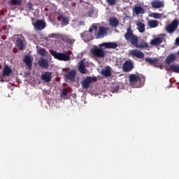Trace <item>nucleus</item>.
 Listing matches in <instances>:
<instances>
[{
	"label": "nucleus",
	"instance_id": "6e6552de",
	"mask_svg": "<svg viewBox=\"0 0 179 179\" xmlns=\"http://www.w3.org/2000/svg\"><path fill=\"white\" fill-rule=\"evenodd\" d=\"M33 26L35 30H43L45 29V22L43 20H37L35 23H33Z\"/></svg>",
	"mask_w": 179,
	"mask_h": 179
},
{
	"label": "nucleus",
	"instance_id": "f704fd0d",
	"mask_svg": "<svg viewBox=\"0 0 179 179\" xmlns=\"http://www.w3.org/2000/svg\"><path fill=\"white\" fill-rule=\"evenodd\" d=\"M106 2L110 6H114L117 3V0H106Z\"/></svg>",
	"mask_w": 179,
	"mask_h": 179
},
{
	"label": "nucleus",
	"instance_id": "20e7f679",
	"mask_svg": "<svg viewBox=\"0 0 179 179\" xmlns=\"http://www.w3.org/2000/svg\"><path fill=\"white\" fill-rule=\"evenodd\" d=\"M178 27V20L175 19L171 24H169L166 26V30L168 33L170 34L174 33L175 30H177V28Z\"/></svg>",
	"mask_w": 179,
	"mask_h": 179
},
{
	"label": "nucleus",
	"instance_id": "e433bc0d",
	"mask_svg": "<svg viewBox=\"0 0 179 179\" xmlns=\"http://www.w3.org/2000/svg\"><path fill=\"white\" fill-rule=\"evenodd\" d=\"M87 15L90 17H92V15H93V8H90L87 10Z\"/></svg>",
	"mask_w": 179,
	"mask_h": 179
},
{
	"label": "nucleus",
	"instance_id": "423d86ee",
	"mask_svg": "<svg viewBox=\"0 0 179 179\" xmlns=\"http://www.w3.org/2000/svg\"><path fill=\"white\" fill-rule=\"evenodd\" d=\"M108 28L105 27H99L97 34L95 35L96 38H104V36L108 34Z\"/></svg>",
	"mask_w": 179,
	"mask_h": 179
},
{
	"label": "nucleus",
	"instance_id": "72a5a7b5",
	"mask_svg": "<svg viewBox=\"0 0 179 179\" xmlns=\"http://www.w3.org/2000/svg\"><path fill=\"white\" fill-rule=\"evenodd\" d=\"M152 16L154 19H160L162 17V15L159 13H154L152 14Z\"/></svg>",
	"mask_w": 179,
	"mask_h": 179
},
{
	"label": "nucleus",
	"instance_id": "39448f33",
	"mask_svg": "<svg viewBox=\"0 0 179 179\" xmlns=\"http://www.w3.org/2000/svg\"><path fill=\"white\" fill-rule=\"evenodd\" d=\"M94 82V78L91 76H87L83 81L81 83L82 87L83 89H89L90 87V85Z\"/></svg>",
	"mask_w": 179,
	"mask_h": 179
},
{
	"label": "nucleus",
	"instance_id": "c03bdc74",
	"mask_svg": "<svg viewBox=\"0 0 179 179\" xmlns=\"http://www.w3.org/2000/svg\"><path fill=\"white\" fill-rule=\"evenodd\" d=\"M1 82H3V80L1 79Z\"/></svg>",
	"mask_w": 179,
	"mask_h": 179
},
{
	"label": "nucleus",
	"instance_id": "aec40b11",
	"mask_svg": "<svg viewBox=\"0 0 179 179\" xmlns=\"http://www.w3.org/2000/svg\"><path fill=\"white\" fill-rule=\"evenodd\" d=\"M176 59V54L171 53L167 56L166 59H165V62L167 65H170V64H173Z\"/></svg>",
	"mask_w": 179,
	"mask_h": 179
},
{
	"label": "nucleus",
	"instance_id": "58836bf2",
	"mask_svg": "<svg viewBox=\"0 0 179 179\" xmlns=\"http://www.w3.org/2000/svg\"><path fill=\"white\" fill-rule=\"evenodd\" d=\"M61 96H68V92L66 91V89H63Z\"/></svg>",
	"mask_w": 179,
	"mask_h": 179
},
{
	"label": "nucleus",
	"instance_id": "4468645a",
	"mask_svg": "<svg viewBox=\"0 0 179 179\" xmlns=\"http://www.w3.org/2000/svg\"><path fill=\"white\" fill-rule=\"evenodd\" d=\"M38 64L40 68H43V69H48V66H50V64H48V60H47L44 57H41L38 61Z\"/></svg>",
	"mask_w": 179,
	"mask_h": 179
},
{
	"label": "nucleus",
	"instance_id": "a18cd8bd",
	"mask_svg": "<svg viewBox=\"0 0 179 179\" xmlns=\"http://www.w3.org/2000/svg\"><path fill=\"white\" fill-rule=\"evenodd\" d=\"M3 1H6V0H3Z\"/></svg>",
	"mask_w": 179,
	"mask_h": 179
},
{
	"label": "nucleus",
	"instance_id": "b1692460",
	"mask_svg": "<svg viewBox=\"0 0 179 179\" xmlns=\"http://www.w3.org/2000/svg\"><path fill=\"white\" fill-rule=\"evenodd\" d=\"M9 6H22V0H10L7 2Z\"/></svg>",
	"mask_w": 179,
	"mask_h": 179
},
{
	"label": "nucleus",
	"instance_id": "bb28decb",
	"mask_svg": "<svg viewBox=\"0 0 179 179\" xmlns=\"http://www.w3.org/2000/svg\"><path fill=\"white\" fill-rule=\"evenodd\" d=\"M166 71H169V72H174L175 73H179V65H171L168 69H166Z\"/></svg>",
	"mask_w": 179,
	"mask_h": 179
},
{
	"label": "nucleus",
	"instance_id": "cd10ccee",
	"mask_svg": "<svg viewBox=\"0 0 179 179\" xmlns=\"http://www.w3.org/2000/svg\"><path fill=\"white\" fill-rule=\"evenodd\" d=\"M16 46L18 48L20 51H23L24 48V43L21 38H17L16 41Z\"/></svg>",
	"mask_w": 179,
	"mask_h": 179
},
{
	"label": "nucleus",
	"instance_id": "9d476101",
	"mask_svg": "<svg viewBox=\"0 0 179 179\" xmlns=\"http://www.w3.org/2000/svg\"><path fill=\"white\" fill-rule=\"evenodd\" d=\"M130 55H131V57L138 58V59H142L145 58V54L138 49L131 50L130 52Z\"/></svg>",
	"mask_w": 179,
	"mask_h": 179
},
{
	"label": "nucleus",
	"instance_id": "2eb2a0df",
	"mask_svg": "<svg viewBox=\"0 0 179 179\" xmlns=\"http://www.w3.org/2000/svg\"><path fill=\"white\" fill-rule=\"evenodd\" d=\"M159 58L157 57H155V58H145V62H148V64H150V65H153L154 66H155L156 68H159V66L157 64H159Z\"/></svg>",
	"mask_w": 179,
	"mask_h": 179
},
{
	"label": "nucleus",
	"instance_id": "f3484780",
	"mask_svg": "<svg viewBox=\"0 0 179 179\" xmlns=\"http://www.w3.org/2000/svg\"><path fill=\"white\" fill-rule=\"evenodd\" d=\"M57 20L59 22H61L62 24L64 26H67L69 24V17L64 15H59Z\"/></svg>",
	"mask_w": 179,
	"mask_h": 179
},
{
	"label": "nucleus",
	"instance_id": "9b49d317",
	"mask_svg": "<svg viewBox=\"0 0 179 179\" xmlns=\"http://www.w3.org/2000/svg\"><path fill=\"white\" fill-rule=\"evenodd\" d=\"M65 78L66 80L74 82L75 78H76V70H71L70 71H68L65 75Z\"/></svg>",
	"mask_w": 179,
	"mask_h": 179
},
{
	"label": "nucleus",
	"instance_id": "79ce46f5",
	"mask_svg": "<svg viewBox=\"0 0 179 179\" xmlns=\"http://www.w3.org/2000/svg\"><path fill=\"white\" fill-rule=\"evenodd\" d=\"M175 43L177 45H179V38H176Z\"/></svg>",
	"mask_w": 179,
	"mask_h": 179
},
{
	"label": "nucleus",
	"instance_id": "412c9836",
	"mask_svg": "<svg viewBox=\"0 0 179 179\" xmlns=\"http://www.w3.org/2000/svg\"><path fill=\"white\" fill-rule=\"evenodd\" d=\"M151 6H152V8H155V9H159L160 8H163V6H164V4L163 3V1L154 0L151 2Z\"/></svg>",
	"mask_w": 179,
	"mask_h": 179
},
{
	"label": "nucleus",
	"instance_id": "f257e3e1",
	"mask_svg": "<svg viewBox=\"0 0 179 179\" xmlns=\"http://www.w3.org/2000/svg\"><path fill=\"white\" fill-rule=\"evenodd\" d=\"M124 38L129 43H131L132 45H134L136 48L143 50V48H149V44L145 41L139 42V39L136 35L134 34V31L131 27L127 28V33L124 34Z\"/></svg>",
	"mask_w": 179,
	"mask_h": 179
},
{
	"label": "nucleus",
	"instance_id": "a19ab883",
	"mask_svg": "<svg viewBox=\"0 0 179 179\" xmlns=\"http://www.w3.org/2000/svg\"><path fill=\"white\" fill-rule=\"evenodd\" d=\"M78 25H79V26H85V22H83V21L79 22H78Z\"/></svg>",
	"mask_w": 179,
	"mask_h": 179
},
{
	"label": "nucleus",
	"instance_id": "a878e982",
	"mask_svg": "<svg viewBox=\"0 0 179 179\" xmlns=\"http://www.w3.org/2000/svg\"><path fill=\"white\" fill-rule=\"evenodd\" d=\"M133 12L136 15H143L145 13V9L141 6H135L133 8Z\"/></svg>",
	"mask_w": 179,
	"mask_h": 179
},
{
	"label": "nucleus",
	"instance_id": "c9c22d12",
	"mask_svg": "<svg viewBox=\"0 0 179 179\" xmlns=\"http://www.w3.org/2000/svg\"><path fill=\"white\" fill-rule=\"evenodd\" d=\"M26 6H27V9H29V10H33V6H34V5L33 3H31V2H28L26 4Z\"/></svg>",
	"mask_w": 179,
	"mask_h": 179
},
{
	"label": "nucleus",
	"instance_id": "c756f323",
	"mask_svg": "<svg viewBox=\"0 0 179 179\" xmlns=\"http://www.w3.org/2000/svg\"><path fill=\"white\" fill-rule=\"evenodd\" d=\"M37 53L39 54V55H41V57H47L48 55V51L43 48H38L37 50Z\"/></svg>",
	"mask_w": 179,
	"mask_h": 179
},
{
	"label": "nucleus",
	"instance_id": "7c9ffc66",
	"mask_svg": "<svg viewBox=\"0 0 179 179\" xmlns=\"http://www.w3.org/2000/svg\"><path fill=\"white\" fill-rule=\"evenodd\" d=\"M148 26H150V27L153 29V28L157 27V26H159V22H157V21H156L155 20H151L148 21Z\"/></svg>",
	"mask_w": 179,
	"mask_h": 179
},
{
	"label": "nucleus",
	"instance_id": "473e14b6",
	"mask_svg": "<svg viewBox=\"0 0 179 179\" xmlns=\"http://www.w3.org/2000/svg\"><path fill=\"white\" fill-rule=\"evenodd\" d=\"M61 35L59 34H50L48 36L49 38H58Z\"/></svg>",
	"mask_w": 179,
	"mask_h": 179
},
{
	"label": "nucleus",
	"instance_id": "ddd939ff",
	"mask_svg": "<svg viewBox=\"0 0 179 179\" xmlns=\"http://www.w3.org/2000/svg\"><path fill=\"white\" fill-rule=\"evenodd\" d=\"M99 47H105V48H113V50H115V48L118 47V44H117L115 42L103 43L99 44Z\"/></svg>",
	"mask_w": 179,
	"mask_h": 179
},
{
	"label": "nucleus",
	"instance_id": "7ed1b4c3",
	"mask_svg": "<svg viewBox=\"0 0 179 179\" xmlns=\"http://www.w3.org/2000/svg\"><path fill=\"white\" fill-rule=\"evenodd\" d=\"M100 48L95 47L91 49V54L96 57V58H104L106 57V52L103 49Z\"/></svg>",
	"mask_w": 179,
	"mask_h": 179
},
{
	"label": "nucleus",
	"instance_id": "2f4dec72",
	"mask_svg": "<svg viewBox=\"0 0 179 179\" xmlns=\"http://www.w3.org/2000/svg\"><path fill=\"white\" fill-rule=\"evenodd\" d=\"M64 40L66 43L70 45H72V44L75 43V39L66 37Z\"/></svg>",
	"mask_w": 179,
	"mask_h": 179
},
{
	"label": "nucleus",
	"instance_id": "f8f14e48",
	"mask_svg": "<svg viewBox=\"0 0 179 179\" xmlns=\"http://www.w3.org/2000/svg\"><path fill=\"white\" fill-rule=\"evenodd\" d=\"M129 79L130 85H131L132 86H135V85H136L138 82H141V77H139L138 76H136V74H131L129 76Z\"/></svg>",
	"mask_w": 179,
	"mask_h": 179
},
{
	"label": "nucleus",
	"instance_id": "5701e85b",
	"mask_svg": "<svg viewBox=\"0 0 179 179\" xmlns=\"http://www.w3.org/2000/svg\"><path fill=\"white\" fill-rule=\"evenodd\" d=\"M163 40H164V38L163 37L155 38L154 39L151 40L150 44L151 45H159L163 43Z\"/></svg>",
	"mask_w": 179,
	"mask_h": 179
},
{
	"label": "nucleus",
	"instance_id": "a211bd4d",
	"mask_svg": "<svg viewBox=\"0 0 179 179\" xmlns=\"http://www.w3.org/2000/svg\"><path fill=\"white\" fill-rule=\"evenodd\" d=\"M101 73L105 78H110L111 76V68L109 66H106L101 70Z\"/></svg>",
	"mask_w": 179,
	"mask_h": 179
},
{
	"label": "nucleus",
	"instance_id": "f03ea898",
	"mask_svg": "<svg viewBox=\"0 0 179 179\" xmlns=\"http://www.w3.org/2000/svg\"><path fill=\"white\" fill-rule=\"evenodd\" d=\"M51 55L54 57L55 59H58V61H71V56H69L66 53H62V52H57L55 51H52L51 52Z\"/></svg>",
	"mask_w": 179,
	"mask_h": 179
},
{
	"label": "nucleus",
	"instance_id": "0eeeda50",
	"mask_svg": "<svg viewBox=\"0 0 179 179\" xmlns=\"http://www.w3.org/2000/svg\"><path fill=\"white\" fill-rule=\"evenodd\" d=\"M41 80H43V82H45V83H48L51 82L52 80V72L51 71H45L42 75L41 76Z\"/></svg>",
	"mask_w": 179,
	"mask_h": 179
},
{
	"label": "nucleus",
	"instance_id": "393cba45",
	"mask_svg": "<svg viewBox=\"0 0 179 179\" xmlns=\"http://www.w3.org/2000/svg\"><path fill=\"white\" fill-rule=\"evenodd\" d=\"M12 73V69L9 67V66L6 65L4 66V68L2 71V75L3 76H10V74Z\"/></svg>",
	"mask_w": 179,
	"mask_h": 179
},
{
	"label": "nucleus",
	"instance_id": "37998d69",
	"mask_svg": "<svg viewBox=\"0 0 179 179\" xmlns=\"http://www.w3.org/2000/svg\"><path fill=\"white\" fill-rule=\"evenodd\" d=\"M93 31V27H90V29H89V32L90 33H92Z\"/></svg>",
	"mask_w": 179,
	"mask_h": 179
},
{
	"label": "nucleus",
	"instance_id": "4c0bfd02",
	"mask_svg": "<svg viewBox=\"0 0 179 179\" xmlns=\"http://www.w3.org/2000/svg\"><path fill=\"white\" fill-rule=\"evenodd\" d=\"M118 90H120V85H116L113 90V93H117Z\"/></svg>",
	"mask_w": 179,
	"mask_h": 179
},
{
	"label": "nucleus",
	"instance_id": "1a4fd4ad",
	"mask_svg": "<svg viewBox=\"0 0 179 179\" xmlns=\"http://www.w3.org/2000/svg\"><path fill=\"white\" fill-rule=\"evenodd\" d=\"M122 69L124 72H131L134 69V62L131 60H126L123 64Z\"/></svg>",
	"mask_w": 179,
	"mask_h": 179
},
{
	"label": "nucleus",
	"instance_id": "dca6fc26",
	"mask_svg": "<svg viewBox=\"0 0 179 179\" xmlns=\"http://www.w3.org/2000/svg\"><path fill=\"white\" fill-rule=\"evenodd\" d=\"M24 62L26 65V66H27L29 71H31V66L33 65V59H31V57L30 56H25L24 57Z\"/></svg>",
	"mask_w": 179,
	"mask_h": 179
},
{
	"label": "nucleus",
	"instance_id": "6ab92c4d",
	"mask_svg": "<svg viewBox=\"0 0 179 179\" xmlns=\"http://www.w3.org/2000/svg\"><path fill=\"white\" fill-rule=\"evenodd\" d=\"M119 24H120V21L118 20V19H117V17H112L109 18V25L111 27H118Z\"/></svg>",
	"mask_w": 179,
	"mask_h": 179
},
{
	"label": "nucleus",
	"instance_id": "c85d7f7f",
	"mask_svg": "<svg viewBox=\"0 0 179 179\" xmlns=\"http://www.w3.org/2000/svg\"><path fill=\"white\" fill-rule=\"evenodd\" d=\"M137 29L140 33H145V24L142 22L136 23Z\"/></svg>",
	"mask_w": 179,
	"mask_h": 179
},
{
	"label": "nucleus",
	"instance_id": "4be33fe9",
	"mask_svg": "<svg viewBox=\"0 0 179 179\" xmlns=\"http://www.w3.org/2000/svg\"><path fill=\"white\" fill-rule=\"evenodd\" d=\"M78 71L80 72V73L86 74V72H87V69H86V65L85 64V62L81 60L79 62V66H78Z\"/></svg>",
	"mask_w": 179,
	"mask_h": 179
},
{
	"label": "nucleus",
	"instance_id": "ea45409f",
	"mask_svg": "<svg viewBox=\"0 0 179 179\" xmlns=\"http://www.w3.org/2000/svg\"><path fill=\"white\" fill-rule=\"evenodd\" d=\"M92 29H94L95 31H97V25H96V24H93Z\"/></svg>",
	"mask_w": 179,
	"mask_h": 179
}]
</instances>
